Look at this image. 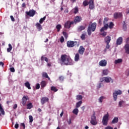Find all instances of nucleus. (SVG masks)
Segmentation results:
<instances>
[{"mask_svg": "<svg viewBox=\"0 0 129 129\" xmlns=\"http://www.w3.org/2000/svg\"><path fill=\"white\" fill-rule=\"evenodd\" d=\"M107 64V61L105 59L101 60L99 62V64L100 66H101L102 67H104L106 66Z\"/></svg>", "mask_w": 129, "mask_h": 129, "instance_id": "14", "label": "nucleus"}, {"mask_svg": "<svg viewBox=\"0 0 129 129\" xmlns=\"http://www.w3.org/2000/svg\"><path fill=\"white\" fill-rule=\"evenodd\" d=\"M10 18H11V21H12V22H15V18H14V16H11Z\"/></svg>", "mask_w": 129, "mask_h": 129, "instance_id": "55", "label": "nucleus"}, {"mask_svg": "<svg viewBox=\"0 0 129 129\" xmlns=\"http://www.w3.org/2000/svg\"><path fill=\"white\" fill-rule=\"evenodd\" d=\"M27 100H29V97L24 96L22 98V104H23V106L26 105V103H27Z\"/></svg>", "mask_w": 129, "mask_h": 129, "instance_id": "13", "label": "nucleus"}, {"mask_svg": "<svg viewBox=\"0 0 129 129\" xmlns=\"http://www.w3.org/2000/svg\"><path fill=\"white\" fill-rule=\"evenodd\" d=\"M36 89H40V84H37L36 85Z\"/></svg>", "mask_w": 129, "mask_h": 129, "instance_id": "52", "label": "nucleus"}, {"mask_svg": "<svg viewBox=\"0 0 129 129\" xmlns=\"http://www.w3.org/2000/svg\"><path fill=\"white\" fill-rule=\"evenodd\" d=\"M105 129H113V128L110 126H108L105 127Z\"/></svg>", "mask_w": 129, "mask_h": 129, "instance_id": "57", "label": "nucleus"}, {"mask_svg": "<svg viewBox=\"0 0 129 129\" xmlns=\"http://www.w3.org/2000/svg\"><path fill=\"white\" fill-rule=\"evenodd\" d=\"M79 111V110H78V109L75 108L73 110V113L77 115L78 114V112Z\"/></svg>", "mask_w": 129, "mask_h": 129, "instance_id": "32", "label": "nucleus"}, {"mask_svg": "<svg viewBox=\"0 0 129 129\" xmlns=\"http://www.w3.org/2000/svg\"><path fill=\"white\" fill-rule=\"evenodd\" d=\"M89 5L90 10L94 9V2H93V0H90Z\"/></svg>", "mask_w": 129, "mask_h": 129, "instance_id": "15", "label": "nucleus"}, {"mask_svg": "<svg viewBox=\"0 0 129 129\" xmlns=\"http://www.w3.org/2000/svg\"><path fill=\"white\" fill-rule=\"evenodd\" d=\"M44 61H45V62H46L47 63H48V58L47 57H44Z\"/></svg>", "mask_w": 129, "mask_h": 129, "instance_id": "63", "label": "nucleus"}, {"mask_svg": "<svg viewBox=\"0 0 129 129\" xmlns=\"http://www.w3.org/2000/svg\"><path fill=\"white\" fill-rule=\"evenodd\" d=\"M68 122L69 124H71V119H70Z\"/></svg>", "mask_w": 129, "mask_h": 129, "instance_id": "64", "label": "nucleus"}, {"mask_svg": "<svg viewBox=\"0 0 129 129\" xmlns=\"http://www.w3.org/2000/svg\"><path fill=\"white\" fill-rule=\"evenodd\" d=\"M42 76L43 77H45V78H47L48 80H50V77H49L47 73L43 72L42 73Z\"/></svg>", "mask_w": 129, "mask_h": 129, "instance_id": "26", "label": "nucleus"}, {"mask_svg": "<svg viewBox=\"0 0 129 129\" xmlns=\"http://www.w3.org/2000/svg\"><path fill=\"white\" fill-rule=\"evenodd\" d=\"M74 22L73 21H67L64 23V27L66 29H70L71 28V25H73Z\"/></svg>", "mask_w": 129, "mask_h": 129, "instance_id": "10", "label": "nucleus"}, {"mask_svg": "<svg viewBox=\"0 0 129 129\" xmlns=\"http://www.w3.org/2000/svg\"><path fill=\"white\" fill-rule=\"evenodd\" d=\"M81 21H82V18H81V17L77 16L74 19V23H76H76H79L81 22Z\"/></svg>", "mask_w": 129, "mask_h": 129, "instance_id": "17", "label": "nucleus"}, {"mask_svg": "<svg viewBox=\"0 0 129 129\" xmlns=\"http://www.w3.org/2000/svg\"><path fill=\"white\" fill-rule=\"evenodd\" d=\"M35 26L39 31H41V30H43V27H42L41 23H37L35 24Z\"/></svg>", "mask_w": 129, "mask_h": 129, "instance_id": "18", "label": "nucleus"}, {"mask_svg": "<svg viewBox=\"0 0 129 129\" xmlns=\"http://www.w3.org/2000/svg\"><path fill=\"white\" fill-rule=\"evenodd\" d=\"M21 126H23V129L26 128V125H25V124L24 123H22L21 124Z\"/></svg>", "mask_w": 129, "mask_h": 129, "instance_id": "54", "label": "nucleus"}, {"mask_svg": "<svg viewBox=\"0 0 129 129\" xmlns=\"http://www.w3.org/2000/svg\"><path fill=\"white\" fill-rule=\"evenodd\" d=\"M106 49H109L110 48V45H109V43H106Z\"/></svg>", "mask_w": 129, "mask_h": 129, "instance_id": "51", "label": "nucleus"}, {"mask_svg": "<svg viewBox=\"0 0 129 129\" xmlns=\"http://www.w3.org/2000/svg\"><path fill=\"white\" fill-rule=\"evenodd\" d=\"M15 128H19V124H18L17 123L16 124H15Z\"/></svg>", "mask_w": 129, "mask_h": 129, "instance_id": "60", "label": "nucleus"}, {"mask_svg": "<svg viewBox=\"0 0 129 129\" xmlns=\"http://www.w3.org/2000/svg\"><path fill=\"white\" fill-rule=\"evenodd\" d=\"M10 71H11V72H15V68H10Z\"/></svg>", "mask_w": 129, "mask_h": 129, "instance_id": "58", "label": "nucleus"}, {"mask_svg": "<svg viewBox=\"0 0 129 129\" xmlns=\"http://www.w3.org/2000/svg\"><path fill=\"white\" fill-rule=\"evenodd\" d=\"M61 63H63L64 65H73L74 62L70 57H68L67 54H62L60 57Z\"/></svg>", "mask_w": 129, "mask_h": 129, "instance_id": "1", "label": "nucleus"}, {"mask_svg": "<svg viewBox=\"0 0 129 129\" xmlns=\"http://www.w3.org/2000/svg\"><path fill=\"white\" fill-rule=\"evenodd\" d=\"M24 85L28 89H31V84H30V83L29 82H26Z\"/></svg>", "mask_w": 129, "mask_h": 129, "instance_id": "23", "label": "nucleus"}, {"mask_svg": "<svg viewBox=\"0 0 129 129\" xmlns=\"http://www.w3.org/2000/svg\"><path fill=\"white\" fill-rule=\"evenodd\" d=\"M29 122H33V116L29 115Z\"/></svg>", "mask_w": 129, "mask_h": 129, "instance_id": "46", "label": "nucleus"}, {"mask_svg": "<svg viewBox=\"0 0 129 129\" xmlns=\"http://www.w3.org/2000/svg\"><path fill=\"white\" fill-rule=\"evenodd\" d=\"M99 25H102V19L101 18L99 19V22H98Z\"/></svg>", "mask_w": 129, "mask_h": 129, "instance_id": "53", "label": "nucleus"}, {"mask_svg": "<svg viewBox=\"0 0 129 129\" xmlns=\"http://www.w3.org/2000/svg\"><path fill=\"white\" fill-rule=\"evenodd\" d=\"M26 14L27 16H29V17H34L35 15H36V11L34 10H30L29 11H27L26 12Z\"/></svg>", "mask_w": 129, "mask_h": 129, "instance_id": "9", "label": "nucleus"}, {"mask_svg": "<svg viewBox=\"0 0 129 129\" xmlns=\"http://www.w3.org/2000/svg\"><path fill=\"white\" fill-rule=\"evenodd\" d=\"M83 5L84 7H87V6L89 5V2H88L87 0H85L83 3Z\"/></svg>", "mask_w": 129, "mask_h": 129, "instance_id": "28", "label": "nucleus"}, {"mask_svg": "<svg viewBox=\"0 0 129 129\" xmlns=\"http://www.w3.org/2000/svg\"><path fill=\"white\" fill-rule=\"evenodd\" d=\"M79 58H80L79 54L77 53L75 56V61H76V62H77L79 60Z\"/></svg>", "mask_w": 129, "mask_h": 129, "instance_id": "30", "label": "nucleus"}, {"mask_svg": "<svg viewBox=\"0 0 129 129\" xmlns=\"http://www.w3.org/2000/svg\"><path fill=\"white\" fill-rule=\"evenodd\" d=\"M109 117V114L107 113L104 115L102 120L103 125H107L108 123V118Z\"/></svg>", "mask_w": 129, "mask_h": 129, "instance_id": "4", "label": "nucleus"}, {"mask_svg": "<svg viewBox=\"0 0 129 129\" xmlns=\"http://www.w3.org/2000/svg\"><path fill=\"white\" fill-rule=\"evenodd\" d=\"M76 99L77 100H82V96L80 95H77Z\"/></svg>", "mask_w": 129, "mask_h": 129, "instance_id": "36", "label": "nucleus"}, {"mask_svg": "<svg viewBox=\"0 0 129 129\" xmlns=\"http://www.w3.org/2000/svg\"><path fill=\"white\" fill-rule=\"evenodd\" d=\"M40 85L42 88H44L46 86V81H42L40 83Z\"/></svg>", "mask_w": 129, "mask_h": 129, "instance_id": "31", "label": "nucleus"}, {"mask_svg": "<svg viewBox=\"0 0 129 129\" xmlns=\"http://www.w3.org/2000/svg\"><path fill=\"white\" fill-rule=\"evenodd\" d=\"M74 14H77L79 12L78 8L75 7L73 10Z\"/></svg>", "mask_w": 129, "mask_h": 129, "instance_id": "41", "label": "nucleus"}, {"mask_svg": "<svg viewBox=\"0 0 129 129\" xmlns=\"http://www.w3.org/2000/svg\"><path fill=\"white\" fill-rule=\"evenodd\" d=\"M83 30H85V26H80L78 28V32H81V31H83Z\"/></svg>", "mask_w": 129, "mask_h": 129, "instance_id": "24", "label": "nucleus"}, {"mask_svg": "<svg viewBox=\"0 0 129 129\" xmlns=\"http://www.w3.org/2000/svg\"><path fill=\"white\" fill-rule=\"evenodd\" d=\"M122 38L121 37H119L116 40V45H121V43H122Z\"/></svg>", "mask_w": 129, "mask_h": 129, "instance_id": "19", "label": "nucleus"}, {"mask_svg": "<svg viewBox=\"0 0 129 129\" xmlns=\"http://www.w3.org/2000/svg\"><path fill=\"white\" fill-rule=\"evenodd\" d=\"M108 74V71L107 70H104L103 71V75H107Z\"/></svg>", "mask_w": 129, "mask_h": 129, "instance_id": "44", "label": "nucleus"}, {"mask_svg": "<svg viewBox=\"0 0 129 129\" xmlns=\"http://www.w3.org/2000/svg\"><path fill=\"white\" fill-rule=\"evenodd\" d=\"M105 99V97L104 96H101L99 98V102L100 103H102V100L103 99Z\"/></svg>", "mask_w": 129, "mask_h": 129, "instance_id": "39", "label": "nucleus"}, {"mask_svg": "<svg viewBox=\"0 0 129 129\" xmlns=\"http://www.w3.org/2000/svg\"><path fill=\"white\" fill-rule=\"evenodd\" d=\"M105 43H110V41H111V37L109 36H106L104 39Z\"/></svg>", "mask_w": 129, "mask_h": 129, "instance_id": "20", "label": "nucleus"}, {"mask_svg": "<svg viewBox=\"0 0 129 129\" xmlns=\"http://www.w3.org/2000/svg\"><path fill=\"white\" fill-rule=\"evenodd\" d=\"M97 24L96 22H94L92 24H89L87 29V33L89 36L91 35V32H95V30H96V26Z\"/></svg>", "mask_w": 129, "mask_h": 129, "instance_id": "2", "label": "nucleus"}, {"mask_svg": "<svg viewBox=\"0 0 129 129\" xmlns=\"http://www.w3.org/2000/svg\"><path fill=\"white\" fill-rule=\"evenodd\" d=\"M0 111L2 114H5V110H4V108L2 107V104L0 103Z\"/></svg>", "mask_w": 129, "mask_h": 129, "instance_id": "34", "label": "nucleus"}, {"mask_svg": "<svg viewBox=\"0 0 129 129\" xmlns=\"http://www.w3.org/2000/svg\"><path fill=\"white\" fill-rule=\"evenodd\" d=\"M118 122V117H115L113 119V120H112L111 123L114 124V123H117Z\"/></svg>", "mask_w": 129, "mask_h": 129, "instance_id": "22", "label": "nucleus"}, {"mask_svg": "<svg viewBox=\"0 0 129 129\" xmlns=\"http://www.w3.org/2000/svg\"><path fill=\"white\" fill-rule=\"evenodd\" d=\"M126 44H128L129 45V37H128L126 40Z\"/></svg>", "mask_w": 129, "mask_h": 129, "instance_id": "61", "label": "nucleus"}, {"mask_svg": "<svg viewBox=\"0 0 129 129\" xmlns=\"http://www.w3.org/2000/svg\"><path fill=\"white\" fill-rule=\"evenodd\" d=\"M90 123L93 125H96V124H97V121H96V116H95V114H93L92 115Z\"/></svg>", "mask_w": 129, "mask_h": 129, "instance_id": "7", "label": "nucleus"}, {"mask_svg": "<svg viewBox=\"0 0 129 129\" xmlns=\"http://www.w3.org/2000/svg\"><path fill=\"white\" fill-rule=\"evenodd\" d=\"M81 104H82V100L76 103V108H79V107H80V106H81Z\"/></svg>", "mask_w": 129, "mask_h": 129, "instance_id": "25", "label": "nucleus"}, {"mask_svg": "<svg viewBox=\"0 0 129 129\" xmlns=\"http://www.w3.org/2000/svg\"><path fill=\"white\" fill-rule=\"evenodd\" d=\"M86 33H83L81 36V39H82V40H85V39H86Z\"/></svg>", "mask_w": 129, "mask_h": 129, "instance_id": "35", "label": "nucleus"}, {"mask_svg": "<svg viewBox=\"0 0 129 129\" xmlns=\"http://www.w3.org/2000/svg\"><path fill=\"white\" fill-rule=\"evenodd\" d=\"M108 20L109 19L107 17H106L104 18L103 22V24L104 25L100 30V32H101V33H102V32H104V31H106V30L108 29V24H107V22H108Z\"/></svg>", "mask_w": 129, "mask_h": 129, "instance_id": "3", "label": "nucleus"}, {"mask_svg": "<svg viewBox=\"0 0 129 129\" xmlns=\"http://www.w3.org/2000/svg\"><path fill=\"white\" fill-rule=\"evenodd\" d=\"M61 26L60 24L56 25V29L57 30V32H60V30H61Z\"/></svg>", "mask_w": 129, "mask_h": 129, "instance_id": "37", "label": "nucleus"}, {"mask_svg": "<svg viewBox=\"0 0 129 129\" xmlns=\"http://www.w3.org/2000/svg\"><path fill=\"white\" fill-rule=\"evenodd\" d=\"M103 86V84L102 83H99L97 86V89H99V88L102 87Z\"/></svg>", "mask_w": 129, "mask_h": 129, "instance_id": "45", "label": "nucleus"}, {"mask_svg": "<svg viewBox=\"0 0 129 129\" xmlns=\"http://www.w3.org/2000/svg\"><path fill=\"white\" fill-rule=\"evenodd\" d=\"M62 34L63 35L66 39H67L68 38V34H67V32L63 31L62 32Z\"/></svg>", "mask_w": 129, "mask_h": 129, "instance_id": "43", "label": "nucleus"}, {"mask_svg": "<svg viewBox=\"0 0 129 129\" xmlns=\"http://www.w3.org/2000/svg\"><path fill=\"white\" fill-rule=\"evenodd\" d=\"M114 26L113 22H110L109 25H108V27L109 29H112Z\"/></svg>", "mask_w": 129, "mask_h": 129, "instance_id": "42", "label": "nucleus"}, {"mask_svg": "<svg viewBox=\"0 0 129 129\" xmlns=\"http://www.w3.org/2000/svg\"><path fill=\"white\" fill-rule=\"evenodd\" d=\"M41 103L42 105H44L46 103V102H48L49 101V98L47 97H43L41 99Z\"/></svg>", "mask_w": 129, "mask_h": 129, "instance_id": "12", "label": "nucleus"}, {"mask_svg": "<svg viewBox=\"0 0 129 129\" xmlns=\"http://www.w3.org/2000/svg\"><path fill=\"white\" fill-rule=\"evenodd\" d=\"M27 109H31V108H33V103H29L27 104Z\"/></svg>", "mask_w": 129, "mask_h": 129, "instance_id": "27", "label": "nucleus"}, {"mask_svg": "<svg viewBox=\"0 0 129 129\" xmlns=\"http://www.w3.org/2000/svg\"><path fill=\"white\" fill-rule=\"evenodd\" d=\"M51 90H52V91H54V92H57V91H58V89H56V87L52 86L51 87Z\"/></svg>", "mask_w": 129, "mask_h": 129, "instance_id": "40", "label": "nucleus"}, {"mask_svg": "<svg viewBox=\"0 0 129 129\" xmlns=\"http://www.w3.org/2000/svg\"><path fill=\"white\" fill-rule=\"evenodd\" d=\"M114 19H120L122 18V13L116 12L113 14Z\"/></svg>", "mask_w": 129, "mask_h": 129, "instance_id": "11", "label": "nucleus"}, {"mask_svg": "<svg viewBox=\"0 0 129 129\" xmlns=\"http://www.w3.org/2000/svg\"><path fill=\"white\" fill-rule=\"evenodd\" d=\"M4 65H5V63H4L3 61H0V66H2V67H4Z\"/></svg>", "mask_w": 129, "mask_h": 129, "instance_id": "62", "label": "nucleus"}, {"mask_svg": "<svg viewBox=\"0 0 129 129\" xmlns=\"http://www.w3.org/2000/svg\"><path fill=\"white\" fill-rule=\"evenodd\" d=\"M76 45H77V41L69 40L67 42V47L69 48H73Z\"/></svg>", "mask_w": 129, "mask_h": 129, "instance_id": "6", "label": "nucleus"}, {"mask_svg": "<svg viewBox=\"0 0 129 129\" xmlns=\"http://www.w3.org/2000/svg\"><path fill=\"white\" fill-rule=\"evenodd\" d=\"M100 35H101V36H103V37H105V36H106L107 35V32H103L102 33H101Z\"/></svg>", "mask_w": 129, "mask_h": 129, "instance_id": "50", "label": "nucleus"}, {"mask_svg": "<svg viewBox=\"0 0 129 129\" xmlns=\"http://www.w3.org/2000/svg\"><path fill=\"white\" fill-rule=\"evenodd\" d=\"M46 20V16H44L43 18H42L39 20V24H43L44 21Z\"/></svg>", "mask_w": 129, "mask_h": 129, "instance_id": "33", "label": "nucleus"}, {"mask_svg": "<svg viewBox=\"0 0 129 129\" xmlns=\"http://www.w3.org/2000/svg\"><path fill=\"white\" fill-rule=\"evenodd\" d=\"M123 29L124 30V31H126V25H125V24L123 25Z\"/></svg>", "mask_w": 129, "mask_h": 129, "instance_id": "56", "label": "nucleus"}, {"mask_svg": "<svg viewBox=\"0 0 129 129\" xmlns=\"http://www.w3.org/2000/svg\"><path fill=\"white\" fill-rule=\"evenodd\" d=\"M65 41V39H64V37L63 36H61L60 39V43H63Z\"/></svg>", "mask_w": 129, "mask_h": 129, "instance_id": "49", "label": "nucleus"}, {"mask_svg": "<svg viewBox=\"0 0 129 129\" xmlns=\"http://www.w3.org/2000/svg\"><path fill=\"white\" fill-rule=\"evenodd\" d=\"M124 49L125 50V52L126 54H129V44H126L124 46Z\"/></svg>", "mask_w": 129, "mask_h": 129, "instance_id": "21", "label": "nucleus"}, {"mask_svg": "<svg viewBox=\"0 0 129 129\" xmlns=\"http://www.w3.org/2000/svg\"><path fill=\"white\" fill-rule=\"evenodd\" d=\"M121 62H122V59L121 58H119L118 59H116L114 61V63L115 64H118L119 63H121Z\"/></svg>", "mask_w": 129, "mask_h": 129, "instance_id": "29", "label": "nucleus"}, {"mask_svg": "<svg viewBox=\"0 0 129 129\" xmlns=\"http://www.w3.org/2000/svg\"><path fill=\"white\" fill-rule=\"evenodd\" d=\"M103 81H105V82H106V83H109V82H111L112 83H113V80L111 79V78L109 77H104L102 79V81H101V82H103Z\"/></svg>", "mask_w": 129, "mask_h": 129, "instance_id": "8", "label": "nucleus"}, {"mask_svg": "<svg viewBox=\"0 0 129 129\" xmlns=\"http://www.w3.org/2000/svg\"><path fill=\"white\" fill-rule=\"evenodd\" d=\"M9 48H7V52H11L12 51V49H13V46H12V45L11 44H9Z\"/></svg>", "mask_w": 129, "mask_h": 129, "instance_id": "38", "label": "nucleus"}, {"mask_svg": "<svg viewBox=\"0 0 129 129\" xmlns=\"http://www.w3.org/2000/svg\"><path fill=\"white\" fill-rule=\"evenodd\" d=\"M85 51V48H84V47H83V46H81L78 50V52H79V54H80L81 55H83Z\"/></svg>", "mask_w": 129, "mask_h": 129, "instance_id": "16", "label": "nucleus"}, {"mask_svg": "<svg viewBox=\"0 0 129 129\" xmlns=\"http://www.w3.org/2000/svg\"><path fill=\"white\" fill-rule=\"evenodd\" d=\"M17 107H18V105L17 104H14L13 106V109H16Z\"/></svg>", "mask_w": 129, "mask_h": 129, "instance_id": "59", "label": "nucleus"}, {"mask_svg": "<svg viewBox=\"0 0 129 129\" xmlns=\"http://www.w3.org/2000/svg\"><path fill=\"white\" fill-rule=\"evenodd\" d=\"M122 93V92L120 91V90H118L115 91L113 93V97L114 101H116V100L117 99V95H121Z\"/></svg>", "mask_w": 129, "mask_h": 129, "instance_id": "5", "label": "nucleus"}, {"mask_svg": "<svg viewBox=\"0 0 129 129\" xmlns=\"http://www.w3.org/2000/svg\"><path fill=\"white\" fill-rule=\"evenodd\" d=\"M59 81L62 82V81H63L64 80V77L63 76H60L59 77Z\"/></svg>", "mask_w": 129, "mask_h": 129, "instance_id": "48", "label": "nucleus"}, {"mask_svg": "<svg viewBox=\"0 0 129 129\" xmlns=\"http://www.w3.org/2000/svg\"><path fill=\"white\" fill-rule=\"evenodd\" d=\"M123 102H124L123 101H120L119 102L118 106L119 107H121V105H122V103H123Z\"/></svg>", "mask_w": 129, "mask_h": 129, "instance_id": "47", "label": "nucleus"}]
</instances>
